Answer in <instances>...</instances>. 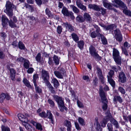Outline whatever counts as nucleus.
Returning a JSON list of instances; mask_svg holds the SVG:
<instances>
[{"label": "nucleus", "mask_w": 131, "mask_h": 131, "mask_svg": "<svg viewBox=\"0 0 131 131\" xmlns=\"http://www.w3.org/2000/svg\"><path fill=\"white\" fill-rule=\"evenodd\" d=\"M6 8L4 9V12L10 18H12L14 15L13 9H15L17 12L16 6L9 1L6 2L5 5Z\"/></svg>", "instance_id": "1"}, {"label": "nucleus", "mask_w": 131, "mask_h": 131, "mask_svg": "<svg viewBox=\"0 0 131 131\" xmlns=\"http://www.w3.org/2000/svg\"><path fill=\"white\" fill-rule=\"evenodd\" d=\"M53 97L54 100L57 102L58 105V106L61 111H63L64 109L66 111L67 110V108L64 106V99L61 97L56 95H53Z\"/></svg>", "instance_id": "2"}, {"label": "nucleus", "mask_w": 131, "mask_h": 131, "mask_svg": "<svg viewBox=\"0 0 131 131\" xmlns=\"http://www.w3.org/2000/svg\"><path fill=\"white\" fill-rule=\"evenodd\" d=\"M113 55L114 60L116 63L118 65L121 64V58L119 56L118 51L114 48H113Z\"/></svg>", "instance_id": "3"}, {"label": "nucleus", "mask_w": 131, "mask_h": 131, "mask_svg": "<svg viewBox=\"0 0 131 131\" xmlns=\"http://www.w3.org/2000/svg\"><path fill=\"white\" fill-rule=\"evenodd\" d=\"M89 52L91 55L94 57L95 59H101V57L96 52V50L94 47L92 45H91L89 47Z\"/></svg>", "instance_id": "4"}, {"label": "nucleus", "mask_w": 131, "mask_h": 131, "mask_svg": "<svg viewBox=\"0 0 131 131\" xmlns=\"http://www.w3.org/2000/svg\"><path fill=\"white\" fill-rule=\"evenodd\" d=\"M42 78L46 84L49 82L48 80L49 79V76L48 72L47 71L45 70L42 69L41 72Z\"/></svg>", "instance_id": "5"}, {"label": "nucleus", "mask_w": 131, "mask_h": 131, "mask_svg": "<svg viewBox=\"0 0 131 131\" xmlns=\"http://www.w3.org/2000/svg\"><path fill=\"white\" fill-rule=\"evenodd\" d=\"M13 64L12 63H8L6 66V67L7 69L9 70L10 72V77L11 79L12 80H14L15 79L16 71L13 69H10L9 66H11V67H13Z\"/></svg>", "instance_id": "6"}, {"label": "nucleus", "mask_w": 131, "mask_h": 131, "mask_svg": "<svg viewBox=\"0 0 131 131\" xmlns=\"http://www.w3.org/2000/svg\"><path fill=\"white\" fill-rule=\"evenodd\" d=\"M65 72V70L62 68H60L59 71H55L54 74L55 76L59 79H63Z\"/></svg>", "instance_id": "7"}, {"label": "nucleus", "mask_w": 131, "mask_h": 131, "mask_svg": "<svg viewBox=\"0 0 131 131\" xmlns=\"http://www.w3.org/2000/svg\"><path fill=\"white\" fill-rule=\"evenodd\" d=\"M118 78L119 81L122 83H125L126 81L125 75L123 72H121L119 73Z\"/></svg>", "instance_id": "8"}, {"label": "nucleus", "mask_w": 131, "mask_h": 131, "mask_svg": "<svg viewBox=\"0 0 131 131\" xmlns=\"http://www.w3.org/2000/svg\"><path fill=\"white\" fill-rule=\"evenodd\" d=\"M2 24L3 27H6L7 25V23L9 21L7 17L4 15H2Z\"/></svg>", "instance_id": "9"}, {"label": "nucleus", "mask_w": 131, "mask_h": 131, "mask_svg": "<svg viewBox=\"0 0 131 131\" xmlns=\"http://www.w3.org/2000/svg\"><path fill=\"white\" fill-rule=\"evenodd\" d=\"M10 98V96L7 94L3 93L0 95V102H3L5 98L9 100Z\"/></svg>", "instance_id": "10"}, {"label": "nucleus", "mask_w": 131, "mask_h": 131, "mask_svg": "<svg viewBox=\"0 0 131 131\" xmlns=\"http://www.w3.org/2000/svg\"><path fill=\"white\" fill-rule=\"evenodd\" d=\"M83 17L85 21H86L87 22L91 23L92 19L91 15L87 13H85L83 14Z\"/></svg>", "instance_id": "11"}, {"label": "nucleus", "mask_w": 131, "mask_h": 131, "mask_svg": "<svg viewBox=\"0 0 131 131\" xmlns=\"http://www.w3.org/2000/svg\"><path fill=\"white\" fill-rule=\"evenodd\" d=\"M64 125L67 127V131H71L72 126L71 122L67 120H65L64 123Z\"/></svg>", "instance_id": "12"}, {"label": "nucleus", "mask_w": 131, "mask_h": 131, "mask_svg": "<svg viewBox=\"0 0 131 131\" xmlns=\"http://www.w3.org/2000/svg\"><path fill=\"white\" fill-rule=\"evenodd\" d=\"M88 8L90 9H92L95 10L99 11L101 9L98 6L94 4H90L88 5Z\"/></svg>", "instance_id": "13"}, {"label": "nucleus", "mask_w": 131, "mask_h": 131, "mask_svg": "<svg viewBox=\"0 0 131 131\" xmlns=\"http://www.w3.org/2000/svg\"><path fill=\"white\" fill-rule=\"evenodd\" d=\"M99 94L102 102H106L107 100L106 96V93L104 91H101L100 92Z\"/></svg>", "instance_id": "14"}, {"label": "nucleus", "mask_w": 131, "mask_h": 131, "mask_svg": "<svg viewBox=\"0 0 131 131\" xmlns=\"http://www.w3.org/2000/svg\"><path fill=\"white\" fill-rule=\"evenodd\" d=\"M63 25L65 27L66 29H68V30L70 31H74V29L72 26L68 22L63 23Z\"/></svg>", "instance_id": "15"}, {"label": "nucleus", "mask_w": 131, "mask_h": 131, "mask_svg": "<svg viewBox=\"0 0 131 131\" xmlns=\"http://www.w3.org/2000/svg\"><path fill=\"white\" fill-rule=\"evenodd\" d=\"M103 3L104 7L109 9H111L112 6L111 3L107 0H103Z\"/></svg>", "instance_id": "16"}, {"label": "nucleus", "mask_w": 131, "mask_h": 131, "mask_svg": "<svg viewBox=\"0 0 131 131\" xmlns=\"http://www.w3.org/2000/svg\"><path fill=\"white\" fill-rule=\"evenodd\" d=\"M117 26L114 24H111L110 25L106 26L105 29L106 30H109L110 31L113 30L114 29L116 28Z\"/></svg>", "instance_id": "17"}, {"label": "nucleus", "mask_w": 131, "mask_h": 131, "mask_svg": "<svg viewBox=\"0 0 131 131\" xmlns=\"http://www.w3.org/2000/svg\"><path fill=\"white\" fill-rule=\"evenodd\" d=\"M98 36H100L101 37L102 43L103 44L106 45L107 44V39L104 35L99 33Z\"/></svg>", "instance_id": "18"}, {"label": "nucleus", "mask_w": 131, "mask_h": 131, "mask_svg": "<svg viewBox=\"0 0 131 131\" xmlns=\"http://www.w3.org/2000/svg\"><path fill=\"white\" fill-rule=\"evenodd\" d=\"M46 115H47V117L48 116V118L50 119L51 123L52 124H53L54 121L52 115L50 111L48 110L47 111Z\"/></svg>", "instance_id": "19"}, {"label": "nucleus", "mask_w": 131, "mask_h": 131, "mask_svg": "<svg viewBox=\"0 0 131 131\" xmlns=\"http://www.w3.org/2000/svg\"><path fill=\"white\" fill-rule=\"evenodd\" d=\"M46 84L51 93L53 94L55 93L56 92L54 90V88L49 82L46 83Z\"/></svg>", "instance_id": "20"}, {"label": "nucleus", "mask_w": 131, "mask_h": 131, "mask_svg": "<svg viewBox=\"0 0 131 131\" xmlns=\"http://www.w3.org/2000/svg\"><path fill=\"white\" fill-rule=\"evenodd\" d=\"M95 122L94 123V125L96 130L102 128L100 125V124L98 122V118L97 117H96L95 118Z\"/></svg>", "instance_id": "21"}, {"label": "nucleus", "mask_w": 131, "mask_h": 131, "mask_svg": "<svg viewBox=\"0 0 131 131\" xmlns=\"http://www.w3.org/2000/svg\"><path fill=\"white\" fill-rule=\"evenodd\" d=\"M52 82L55 88H57L59 85L58 80L55 78H53L52 79Z\"/></svg>", "instance_id": "22"}, {"label": "nucleus", "mask_w": 131, "mask_h": 131, "mask_svg": "<svg viewBox=\"0 0 131 131\" xmlns=\"http://www.w3.org/2000/svg\"><path fill=\"white\" fill-rule=\"evenodd\" d=\"M77 21L79 23H82L85 21L83 17L80 15H78L76 18Z\"/></svg>", "instance_id": "23"}, {"label": "nucleus", "mask_w": 131, "mask_h": 131, "mask_svg": "<svg viewBox=\"0 0 131 131\" xmlns=\"http://www.w3.org/2000/svg\"><path fill=\"white\" fill-rule=\"evenodd\" d=\"M62 13L64 15L68 16L69 12L68 11V9L66 7H63L62 10Z\"/></svg>", "instance_id": "24"}, {"label": "nucleus", "mask_w": 131, "mask_h": 131, "mask_svg": "<svg viewBox=\"0 0 131 131\" xmlns=\"http://www.w3.org/2000/svg\"><path fill=\"white\" fill-rule=\"evenodd\" d=\"M71 8L72 9L74 12L76 14H78L80 12L79 10L74 5H71L70 6Z\"/></svg>", "instance_id": "25"}, {"label": "nucleus", "mask_w": 131, "mask_h": 131, "mask_svg": "<svg viewBox=\"0 0 131 131\" xmlns=\"http://www.w3.org/2000/svg\"><path fill=\"white\" fill-rule=\"evenodd\" d=\"M113 100L114 102H116L117 101H118L120 103H121L122 102V99L121 97L118 96H115L113 98Z\"/></svg>", "instance_id": "26"}, {"label": "nucleus", "mask_w": 131, "mask_h": 131, "mask_svg": "<svg viewBox=\"0 0 131 131\" xmlns=\"http://www.w3.org/2000/svg\"><path fill=\"white\" fill-rule=\"evenodd\" d=\"M15 23L11 19H10L8 23L9 26L12 28H15L17 27V25L15 24Z\"/></svg>", "instance_id": "27"}, {"label": "nucleus", "mask_w": 131, "mask_h": 131, "mask_svg": "<svg viewBox=\"0 0 131 131\" xmlns=\"http://www.w3.org/2000/svg\"><path fill=\"white\" fill-rule=\"evenodd\" d=\"M110 121L116 128L119 127L118 123L115 119L114 118L112 119H111Z\"/></svg>", "instance_id": "28"}, {"label": "nucleus", "mask_w": 131, "mask_h": 131, "mask_svg": "<svg viewBox=\"0 0 131 131\" xmlns=\"http://www.w3.org/2000/svg\"><path fill=\"white\" fill-rule=\"evenodd\" d=\"M77 43L78 47L81 50H82L84 44L83 41L82 40L80 41H78Z\"/></svg>", "instance_id": "29"}, {"label": "nucleus", "mask_w": 131, "mask_h": 131, "mask_svg": "<svg viewBox=\"0 0 131 131\" xmlns=\"http://www.w3.org/2000/svg\"><path fill=\"white\" fill-rule=\"evenodd\" d=\"M53 60L56 64L58 65L59 64V59L58 56L56 55H54L53 57Z\"/></svg>", "instance_id": "30"}, {"label": "nucleus", "mask_w": 131, "mask_h": 131, "mask_svg": "<svg viewBox=\"0 0 131 131\" xmlns=\"http://www.w3.org/2000/svg\"><path fill=\"white\" fill-rule=\"evenodd\" d=\"M23 82L25 85L27 87L29 88L31 87V86L29 82L25 78H24L23 80Z\"/></svg>", "instance_id": "31"}, {"label": "nucleus", "mask_w": 131, "mask_h": 131, "mask_svg": "<svg viewBox=\"0 0 131 131\" xmlns=\"http://www.w3.org/2000/svg\"><path fill=\"white\" fill-rule=\"evenodd\" d=\"M24 66L26 69H28L29 67L30 62L29 61L26 59L24 62Z\"/></svg>", "instance_id": "32"}, {"label": "nucleus", "mask_w": 131, "mask_h": 131, "mask_svg": "<svg viewBox=\"0 0 131 131\" xmlns=\"http://www.w3.org/2000/svg\"><path fill=\"white\" fill-rule=\"evenodd\" d=\"M18 46L19 48L21 50L24 49L25 48L24 44L21 41L19 42Z\"/></svg>", "instance_id": "33"}, {"label": "nucleus", "mask_w": 131, "mask_h": 131, "mask_svg": "<svg viewBox=\"0 0 131 131\" xmlns=\"http://www.w3.org/2000/svg\"><path fill=\"white\" fill-rule=\"evenodd\" d=\"M72 38L76 42L78 41L79 40V37L75 33H73L71 34Z\"/></svg>", "instance_id": "34"}, {"label": "nucleus", "mask_w": 131, "mask_h": 131, "mask_svg": "<svg viewBox=\"0 0 131 131\" xmlns=\"http://www.w3.org/2000/svg\"><path fill=\"white\" fill-rule=\"evenodd\" d=\"M108 82L113 86L114 87L115 85V82L112 78H107Z\"/></svg>", "instance_id": "35"}, {"label": "nucleus", "mask_w": 131, "mask_h": 131, "mask_svg": "<svg viewBox=\"0 0 131 131\" xmlns=\"http://www.w3.org/2000/svg\"><path fill=\"white\" fill-rule=\"evenodd\" d=\"M78 121L79 123L82 126H84L85 125L84 120L82 118L79 117L78 119Z\"/></svg>", "instance_id": "36"}, {"label": "nucleus", "mask_w": 131, "mask_h": 131, "mask_svg": "<svg viewBox=\"0 0 131 131\" xmlns=\"http://www.w3.org/2000/svg\"><path fill=\"white\" fill-rule=\"evenodd\" d=\"M123 12L125 15L131 17V11L130 10L127 9L123 10Z\"/></svg>", "instance_id": "37"}, {"label": "nucleus", "mask_w": 131, "mask_h": 131, "mask_svg": "<svg viewBox=\"0 0 131 131\" xmlns=\"http://www.w3.org/2000/svg\"><path fill=\"white\" fill-rule=\"evenodd\" d=\"M36 60L39 62H41V54L40 53H38L35 58Z\"/></svg>", "instance_id": "38"}, {"label": "nucleus", "mask_w": 131, "mask_h": 131, "mask_svg": "<svg viewBox=\"0 0 131 131\" xmlns=\"http://www.w3.org/2000/svg\"><path fill=\"white\" fill-rule=\"evenodd\" d=\"M25 126L26 129L30 131L31 130V129L32 128L31 126L28 124L26 123L23 124Z\"/></svg>", "instance_id": "39"}, {"label": "nucleus", "mask_w": 131, "mask_h": 131, "mask_svg": "<svg viewBox=\"0 0 131 131\" xmlns=\"http://www.w3.org/2000/svg\"><path fill=\"white\" fill-rule=\"evenodd\" d=\"M25 6L27 8H29L31 10V12H32L34 10V7L32 6L29 5L28 4L26 3L25 4Z\"/></svg>", "instance_id": "40"}, {"label": "nucleus", "mask_w": 131, "mask_h": 131, "mask_svg": "<svg viewBox=\"0 0 131 131\" xmlns=\"http://www.w3.org/2000/svg\"><path fill=\"white\" fill-rule=\"evenodd\" d=\"M45 12L49 17H52V15L49 9L47 8L45 10Z\"/></svg>", "instance_id": "41"}, {"label": "nucleus", "mask_w": 131, "mask_h": 131, "mask_svg": "<svg viewBox=\"0 0 131 131\" xmlns=\"http://www.w3.org/2000/svg\"><path fill=\"white\" fill-rule=\"evenodd\" d=\"M109 75H107V78H112L114 74V71L111 70L108 73Z\"/></svg>", "instance_id": "42"}, {"label": "nucleus", "mask_w": 131, "mask_h": 131, "mask_svg": "<svg viewBox=\"0 0 131 131\" xmlns=\"http://www.w3.org/2000/svg\"><path fill=\"white\" fill-rule=\"evenodd\" d=\"M34 86L35 87L36 92H38L39 93H41L42 92V90L41 88L38 86H37L36 84V85H34Z\"/></svg>", "instance_id": "43"}, {"label": "nucleus", "mask_w": 131, "mask_h": 131, "mask_svg": "<svg viewBox=\"0 0 131 131\" xmlns=\"http://www.w3.org/2000/svg\"><path fill=\"white\" fill-rule=\"evenodd\" d=\"M48 101L50 105V106L52 107H53L54 106H55V104L53 102L52 100L50 99H49L48 100Z\"/></svg>", "instance_id": "44"}, {"label": "nucleus", "mask_w": 131, "mask_h": 131, "mask_svg": "<svg viewBox=\"0 0 131 131\" xmlns=\"http://www.w3.org/2000/svg\"><path fill=\"white\" fill-rule=\"evenodd\" d=\"M115 37L116 40L119 42H121L122 40V37L121 35H117Z\"/></svg>", "instance_id": "45"}, {"label": "nucleus", "mask_w": 131, "mask_h": 131, "mask_svg": "<svg viewBox=\"0 0 131 131\" xmlns=\"http://www.w3.org/2000/svg\"><path fill=\"white\" fill-rule=\"evenodd\" d=\"M38 75L37 74H34L33 75V82L34 85H36V80L38 78Z\"/></svg>", "instance_id": "46"}, {"label": "nucleus", "mask_w": 131, "mask_h": 131, "mask_svg": "<svg viewBox=\"0 0 131 131\" xmlns=\"http://www.w3.org/2000/svg\"><path fill=\"white\" fill-rule=\"evenodd\" d=\"M77 104L78 106L80 108H83L84 105L79 100L77 101Z\"/></svg>", "instance_id": "47"}, {"label": "nucleus", "mask_w": 131, "mask_h": 131, "mask_svg": "<svg viewBox=\"0 0 131 131\" xmlns=\"http://www.w3.org/2000/svg\"><path fill=\"white\" fill-rule=\"evenodd\" d=\"M114 2L119 6L122 5V3H123L121 0H114V1H113L112 2L114 3Z\"/></svg>", "instance_id": "48"}, {"label": "nucleus", "mask_w": 131, "mask_h": 131, "mask_svg": "<svg viewBox=\"0 0 131 131\" xmlns=\"http://www.w3.org/2000/svg\"><path fill=\"white\" fill-rule=\"evenodd\" d=\"M109 131H113V128L112 125L110 123H108L107 125Z\"/></svg>", "instance_id": "49"}, {"label": "nucleus", "mask_w": 131, "mask_h": 131, "mask_svg": "<svg viewBox=\"0 0 131 131\" xmlns=\"http://www.w3.org/2000/svg\"><path fill=\"white\" fill-rule=\"evenodd\" d=\"M39 115L42 118H46L47 117L46 114L45 112H42L41 113H39Z\"/></svg>", "instance_id": "50"}, {"label": "nucleus", "mask_w": 131, "mask_h": 131, "mask_svg": "<svg viewBox=\"0 0 131 131\" xmlns=\"http://www.w3.org/2000/svg\"><path fill=\"white\" fill-rule=\"evenodd\" d=\"M107 122L103 119V120L101 122L102 126L103 127H105Z\"/></svg>", "instance_id": "51"}, {"label": "nucleus", "mask_w": 131, "mask_h": 131, "mask_svg": "<svg viewBox=\"0 0 131 131\" xmlns=\"http://www.w3.org/2000/svg\"><path fill=\"white\" fill-rule=\"evenodd\" d=\"M62 30V28L61 26H58L57 28V31L58 33L60 34H61Z\"/></svg>", "instance_id": "52"}, {"label": "nucleus", "mask_w": 131, "mask_h": 131, "mask_svg": "<svg viewBox=\"0 0 131 131\" xmlns=\"http://www.w3.org/2000/svg\"><path fill=\"white\" fill-rule=\"evenodd\" d=\"M120 6L122 8L123 10H126L127 8V7L126 5L123 2V3H122V4Z\"/></svg>", "instance_id": "53"}, {"label": "nucleus", "mask_w": 131, "mask_h": 131, "mask_svg": "<svg viewBox=\"0 0 131 131\" xmlns=\"http://www.w3.org/2000/svg\"><path fill=\"white\" fill-rule=\"evenodd\" d=\"M76 3L77 6L78 7H79L81 6L82 5L81 1L80 0H77L76 1Z\"/></svg>", "instance_id": "54"}, {"label": "nucleus", "mask_w": 131, "mask_h": 131, "mask_svg": "<svg viewBox=\"0 0 131 131\" xmlns=\"http://www.w3.org/2000/svg\"><path fill=\"white\" fill-rule=\"evenodd\" d=\"M2 131H10L9 128L7 127L2 126Z\"/></svg>", "instance_id": "55"}, {"label": "nucleus", "mask_w": 131, "mask_h": 131, "mask_svg": "<svg viewBox=\"0 0 131 131\" xmlns=\"http://www.w3.org/2000/svg\"><path fill=\"white\" fill-rule=\"evenodd\" d=\"M79 8L84 12H86L87 11L86 6L83 4Z\"/></svg>", "instance_id": "56"}, {"label": "nucleus", "mask_w": 131, "mask_h": 131, "mask_svg": "<svg viewBox=\"0 0 131 131\" xmlns=\"http://www.w3.org/2000/svg\"><path fill=\"white\" fill-rule=\"evenodd\" d=\"M103 103L104 104L102 107L103 109L104 110H105L107 109V100L106 102H104Z\"/></svg>", "instance_id": "57"}, {"label": "nucleus", "mask_w": 131, "mask_h": 131, "mask_svg": "<svg viewBox=\"0 0 131 131\" xmlns=\"http://www.w3.org/2000/svg\"><path fill=\"white\" fill-rule=\"evenodd\" d=\"M96 69L97 70L98 76L102 75V71L100 68L97 67L96 68Z\"/></svg>", "instance_id": "58"}, {"label": "nucleus", "mask_w": 131, "mask_h": 131, "mask_svg": "<svg viewBox=\"0 0 131 131\" xmlns=\"http://www.w3.org/2000/svg\"><path fill=\"white\" fill-rule=\"evenodd\" d=\"M35 126L36 127V128L38 129V130H42V129L41 124L39 123H37V125H36Z\"/></svg>", "instance_id": "59"}, {"label": "nucleus", "mask_w": 131, "mask_h": 131, "mask_svg": "<svg viewBox=\"0 0 131 131\" xmlns=\"http://www.w3.org/2000/svg\"><path fill=\"white\" fill-rule=\"evenodd\" d=\"M111 67L112 69L114 70L116 72L118 71V69L119 70L121 69V68L119 66H118L117 68L115 66H112Z\"/></svg>", "instance_id": "60"}, {"label": "nucleus", "mask_w": 131, "mask_h": 131, "mask_svg": "<svg viewBox=\"0 0 131 131\" xmlns=\"http://www.w3.org/2000/svg\"><path fill=\"white\" fill-rule=\"evenodd\" d=\"M26 60L22 57H20L17 59V61L18 62H24Z\"/></svg>", "instance_id": "61"}, {"label": "nucleus", "mask_w": 131, "mask_h": 131, "mask_svg": "<svg viewBox=\"0 0 131 131\" xmlns=\"http://www.w3.org/2000/svg\"><path fill=\"white\" fill-rule=\"evenodd\" d=\"M67 16L70 17L71 19L72 20L74 19L75 18V17L73 15V13L72 12H69L68 16Z\"/></svg>", "instance_id": "62"}, {"label": "nucleus", "mask_w": 131, "mask_h": 131, "mask_svg": "<svg viewBox=\"0 0 131 131\" xmlns=\"http://www.w3.org/2000/svg\"><path fill=\"white\" fill-rule=\"evenodd\" d=\"M122 50L123 52L126 56L128 55L127 52V50L125 48H123V47H122Z\"/></svg>", "instance_id": "63"}, {"label": "nucleus", "mask_w": 131, "mask_h": 131, "mask_svg": "<svg viewBox=\"0 0 131 131\" xmlns=\"http://www.w3.org/2000/svg\"><path fill=\"white\" fill-rule=\"evenodd\" d=\"M37 4L39 6H40L42 4V1L41 0H35Z\"/></svg>", "instance_id": "64"}]
</instances>
